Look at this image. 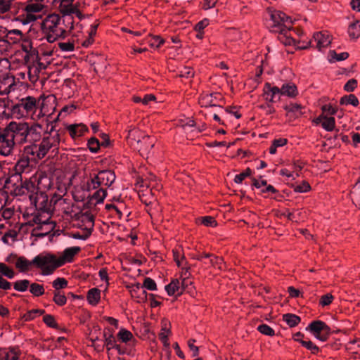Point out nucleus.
I'll return each mask as SVG.
<instances>
[{"label": "nucleus", "mask_w": 360, "mask_h": 360, "mask_svg": "<svg viewBox=\"0 0 360 360\" xmlns=\"http://www.w3.org/2000/svg\"><path fill=\"white\" fill-rule=\"evenodd\" d=\"M43 132L42 125L37 122L11 121L0 132V154L8 156L12 153L15 145L39 141Z\"/></svg>", "instance_id": "nucleus-1"}, {"label": "nucleus", "mask_w": 360, "mask_h": 360, "mask_svg": "<svg viewBox=\"0 0 360 360\" xmlns=\"http://www.w3.org/2000/svg\"><path fill=\"white\" fill-rule=\"evenodd\" d=\"M266 12L271 21V31L278 34V39L285 46H297L300 49H304L311 44V41H309L301 45L300 41L295 37L298 33L292 29L293 21L290 16L272 8H268Z\"/></svg>", "instance_id": "nucleus-2"}, {"label": "nucleus", "mask_w": 360, "mask_h": 360, "mask_svg": "<svg viewBox=\"0 0 360 360\" xmlns=\"http://www.w3.org/2000/svg\"><path fill=\"white\" fill-rule=\"evenodd\" d=\"M74 19L59 14L46 15L40 23L43 37L49 43L65 39L74 28Z\"/></svg>", "instance_id": "nucleus-3"}, {"label": "nucleus", "mask_w": 360, "mask_h": 360, "mask_svg": "<svg viewBox=\"0 0 360 360\" xmlns=\"http://www.w3.org/2000/svg\"><path fill=\"white\" fill-rule=\"evenodd\" d=\"M13 116L17 119H31L38 121L47 115L43 105H40L39 99L32 96H26L18 100L11 108Z\"/></svg>", "instance_id": "nucleus-4"}, {"label": "nucleus", "mask_w": 360, "mask_h": 360, "mask_svg": "<svg viewBox=\"0 0 360 360\" xmlns=\"http://www.w3.org/2000/svg\"><path fill=\"white\" fill-rule=\"evenodd\" d=\"M41 138L39 143H30L23 148L27 155H31L34 162L43 159L51 148H57L60 141L58 131H54L53 128L49 132L42 133Z\"/></svg>", "instance_id": "nucleus-5"}, {"label": "nucleus", "mask_w": 360, "mask_h": 360, "mask_svg": "<svg viewBox=\"0 0 360 360\" xmlns=\"http://www.w3.org/2000/svg\"><path fill=\"white\" fill-rule=\"evenodd\" d=\"M34 266L41 271L44 276L52 274L56 269L60 267L58 257L53 254L43 252L33 258Z\"/></svg>", "instance_id": "nucleus-6"}, {"label": "nucleus", "mask_w": 360, "mask_h": 360, "mask_svg": "<svg viewBox=\"0 0 360 360\" xmlns=\"http://www.w3.org/2000/svg\"><path fill=\"white\" fill-rule=\"evenodd\" d=\"M115 174L113 171L106 169L100 171L97 174L91 176L86 182V191L90 192L99 187L110 186L115 180Z\"/></svg>", "instance_id": "nucleus-7"}, {"label": "nucleus", "mask_w": 360, "mask_h": 360, "mask_svg": "<svg viewBox=\"0 0 360 360\" xmlns=\"http://www.w3.org/2000/svg\"><path fill=\"white\" fill-rule=\"evenodd\" d=\"M14 86L15 78L10 75L8 60H0V94H8Z\"/></svg>", "instance_id": "nucleus-8"}, {"label": "nucleus", "mask_w": 360, "mask_h": 360, "mask_svg": "<svg viewBox=\"0 0 360 360\" xmlns=\"http://www.w3.org/2000/svg\"><path fill=\"white\" fill-rule=\"evenodd\" d=\"M22 12L19 15V20L23 24H29L36 21L39 15H38L44 8V6L39 2H30L23 4Z\"/></svg>", "instance_id": "nucleus-9"}, {"label": "nucleus", "mask_w": 360, "mask_h": 360, "mask_svg": "<svg viewBox=\"0 0 360 360\" xmlns=\"http://www.w3.org/2000/svg\"><path fill=\"white\" fill-rule=\"evenodd\" d=\"M34 162L32 160L31 155H27L24 151L16 162L13 170L15 174H30L34 169Z\"/></svg>", "instance_id": "nucleus-10"}, {"label": "nucleus", "mask_w": 360, "mask_h": 360, "mask_svg": "<svg viewBox=\"0 0 360 360\" xmlns=\"http://www.w3.org/2000/svg\"><path fill=\"white\" fill-rule=\"evenodd\" d=\"M46 178L44 174L40 172H37L34 176L30 178L29 181H25L23 184H21L20 186H17L14 190V193L15 195H25L30 191L33 193L35 190L34 181H37L38 184H40L42 179Z\"/></svg>", "instance_id": "nucleus-11"}, {"label": "nucleus", "mask_w": 360, "mask_h": 360, "mask_svg": "<svg viewBox=\"0 0 360 360\" xmlns=\"http://www.w3.org/2000/svg\"><path fill=\"white\" fill-rule=\"evenodd\" d=\"M74 0H60V3L58 6V10L62 14L61 17L68 16L73 18L72 15L75 14L78 18H82V13L79 11L78 6L73 4Z\"/></svg>", "instance_id": "nucleus-12"}, {"label": "nucleus", "mask_w": 360, "mask_h": 360, "mask_svg": "<svg viewBox=\"0 0 360 360\" xmlns=\"http://www.w3.org/2000/svg\"><path fill=\"white\" fill-rule=\"evenodd\" d=\"M222 96L219 93H204L199 98V104L202 108L220 107Z\"/></svg>", "instance_id": "nucleus-13"}, {"label": "nucleus", "mask_w": 360, "mask_h": 360, "mask_svg": "<svg viewBox=\"0 0 360 360\" xmlns=\"http://www.w3.org/2000/svg\"><path fill=\"white\" fill-rule=\"evenodd\" d=\"M316 47L321 51L328 47L331 43V37L327 32H319L314 34Z\"/></svg>", "instance_id": "nucleus-14"}, {"label": "nucleus", "mask_w": 360, "mask_h": 360, "mask_svg": "<svg viewBox=\"0 0 360 360\" xmlns=\"http://www.w3.org/2000/svg\"><path fill=\"white\" fill-rule=\"evenodd\" d=\"M171 334V323L166 319H163L161 321V330L159 334V339L162 342L163 345L166 347H169V342L168 336Z\"/></svg>", "instance_id": "nucleus-15"}, {"label": "nucleus", "mask_w": 360, "mask_h": 360, "mask_svg": "<svg viewBox=\"0 0 360 360\" xmlns=\"http://www.w3.org/2000/svg\"><path fill=\"white\" fill-rule=\"evenodd\" d=\"M279 88L273 86L270 83H265L263 88V97L267 103L275 102L274 98L276 95H280Z\"/></svg>", "instance_id": "nucleus-16"}, {"label": "nucleus", "mask_w": 360, "mask_h": 360, "mask_svg": "<svg viewBox=\"0 0 360 360\" xmlns=\"http://www.w3.org/2000/svg\"><path fill=\"white\" fill-rule=\"evenodd\" d=\"M70 136L72 139L79 138L88 131V127L84 124H73L67 127Z\"/></svg>", "instance_id": "nucleus-17"}, {"label": "nucleus", "mask_w": 360, "mask_h": 360, "mask_svg": "<svg viewBox=\"0 0 360 360\" xmlns=\"http://www.w3.org/2000/svg\"><path fill=\"white\" fill-rule=\"evenodd\" d=\"M81 248L79 247H71L66 248L61 256L58 257L61 266L66 262H70L72 261L75 255H77Z\"/></svg>", "instance_id": "nucleus-18"}, {"label": "nucleus", "mask_w": 360, "mask_h": 360, "mask_svg": "<svg viewBox=\"0 0 360 360\" xmlns=\"http://www.w3.org/2000/svg\"><path fill=\"white\" fill-rule=\"evenodd\" d=\"M21 41V49L22 50L26 53V56H25V59L29 56H33L37 55V51L33 46L32 41L26 36H23Z\"/></svg>", "instance_id": "nucleus-19"}, {"label": "nucleus", "mask_w": 360, "mask_h": 360, "mask_svg": "<svg viewBox=\"0 0 360 360\" xmlns=\"http://www.w3.org/2000/svg\"><path fill=\"white\" fill-rule=\"evenodd\" d=\"M155 144L154 139L148 135L143 137L141 142L136 145L134 148L141 153H148Z\"/></svg>", "instance_id": "nucleus-20"}, {"label": "nucleus", "mask_w": 360, "mask_h": 360, "mask_svg": "<svg viewBox=\"0 0 360 360\" xmlns=\"http://www.w3.org/2000/svg\"><path fill=\"white\" fill-rule=\"evenodd\" d=\"M146 136V134H145L143 131L134 128L129 131L127 140L131 146L134 148L136 145L139 143L141 139Z\"/></svg>", "instance_id": "nucleus-21"}, {"label": "nucleus", "mask_w": 360, "mask_h": 360, "mask_svg": "<svg viewBox=\"0 0 360 360\" xmlns=\"http://www.w3.org/2000/svg\"><path fill=\"white\" fill-rule=\"evenodd\" d=\"M24 36V34L21 30L18 29H13L8 30L4 36V38L11 44H15L19 43Z\"/></svg>", "instance_id": "nucleus-22"}, {"label": "nucleus", "mask_w": 360, "mask_h": 360, "mask_svg": "<svg viewBox=\"0 0 360 360\" xmlns=\"http://www.w3.org/2000/svg\"><path fill=\"white\" fill-rule=\"evenodd\" d=\"M311 333L316 332H323L325 334H330V327L322 321H312L307 328Z\"/></svg>", "instance_id": "nucleus-23"}, {"label": "nucleus", "mask_w": 360, "mask_h": 360, "mask_svg": "<svg viewBox=\"0 0 360 360\" xmlns=\"http://www.w3.org/2000/svg\"><path fill=\"white\" fill-rule=\"evenodd\" d=\"M279 91L281 96H286L290 98H295L298 94L296 85L291 82L283 84L279 88Z\"/></svg>", "instance_id": "nucleus-24"}, {"label": "nucleus", "mask_w": 360, "mask_h": 360, "mask_svg": "<svg viewBox=\"0 0 360 360\" xmlns=\"http://www.w3.org/2000/svg\"><path fill=\"white\" fill-rule=\"evenodd\" d=\"M94 191L92 194L89 195L90 201L95 205L103 202L107 195L106 189L103 187H99Z\"/></svg>", "instance_id": "nucleus-25"}, {"label": "nucleus", "mask_w": 360, "mask_h": 360, "mask_svg": "<svg viewBox=\"0 0 360 360\" xmlns=\"http://www.w3.org/2000/svg\"><path fill=\"white\" fill-rule=\"evenodd\" d=\"M32 266H34L33 259L30 261L25 257H19L15 262V267L18 269L20 272H26L30 271Z\"/></svg>", "instance_id": "nucleus-26"}, {"label": "nucleus", "mask_w": 360, "mask_h": 360, "mask_svg": "<svg viewBox=\"0 0 360 360\" xmlns=\"http://www.w3.org/2000/svg\"><path fill=\"white\" fill-rule=\"evenodd\" d=\"M54 229L52 223L45 224L44 226H35L32 230V234L37 237H44L51 233Z\"/></svg>", "instance_id": "nucleus-27"}, {"label": "nucleus", "mask_w": 360, "mask_h": 360, "mask_svg": "<svg viewBox=\"0 0 360 360\" xmlns=\"http://www.w3.org/2000/svg\"><path fill=\"white\" fill-rule=\"evenodd\" d=\"M80 219L82 222L84 223L86 236H89L94 229V217L91 214H84L81 216Z\"/></svg>", "instance_id": "nucleus-28"}, {"label": "nucleus", "mask_w": 360, "mask_h": 360, "mask_svg": "<svg viewBox=\"0 0 360 360\" xmlns=\"http://www.w3.org/2000/svg\"><path fill=\"white\" fill-rule=\"evenodd\" d=\"M86 299L91 305H97L101 299V290L96 288L90 289L87 292Z\"/></svg>", "instance_id": "nucleus-29"}, {"label": "nucleus", "mask_w": 360, "mask_h": 360, "mask_svg": "<svg viewBox=\"0 0 360 360\" xmlns=\"http://www.w3.org/2000/svg\"><path fill=\"white\" fill-rule=\"evenodd\" d=\"M98 25H99V22L98 20H96L95 22L91 25L90 30L88 32V34H89L88 38L82 42V45L84 47H88L94 43V37L96 34V31H97V28H98Z\"/></svg>", "instance_id": "nucleus-30"}, {"label": "nucleus", "mask_w": 360, "mask_h": 360, "mask_svg": "<svg viewBox=\"0 0 360 360\" xmlns=\"http://www.w3.org/2000/svg\"><path fill=\"white\" fill-rule=\"evenodd\" d=\"M348 34L351 39H357L360 37V21L355 20L348 27Z\"/></svg>", "instance_id": "nucleus-31"}, {"label": "nucleus", "mask_w": 360, "mask_h": 360, "mask_svg": "<svg viewBox=\"0 0 360 360\" xmlns=\"http://www.w3.org/2000/svg\"><path fill=\"white\" fill-rule=\"evenodd\" d=\"M103 335L105 338V345L107 350L109 351L114 348L116 346V341L112 333L108 329V332L106 330L104 331Z\"/></svg>", "instance_id": "nucleus-32"}, {"label": "nucleus", "mask_w": 360, "mask_h": 360, "mask_svg": "<svg viewBox=\"0 0 360 360\" xmlns=\"http://www.w3.org/2000/svg\"><path fill=\"white\" fill-rule=\"evenodd\" d=\"M29 290L34 297H40L45 293L44 285L37 283H30Z\"/></svg>", "instance_id": "nucleus-33"}, {"label": "nucleus", "mask_w": 360, "mask_h": 360, "mask_svg": "<svg viewBox=\"0 0 360 360\" xmlns=\"http://www.w3.org/2000/svg\"><path fill=\"white\" fill-rule=\"evenodd\" d=\"M284 110L288 112L294 113L295 116L298 117L303 114L302 106L298 103H290L284 106Z\"/></svg>", "instance_id": "nucleus-34"}, {"label": "nucleus", "mask_w": 360, "mask_h": 360, "mask_svg": "<svg viewBox=\"0 0 360 360\" xmlns=\"http://www.w3.org/2000/svg\"><path fill=\"white\" fill-rule=\"evenodd\" d=\"M283 320L286 322V323L290 327H295L299 324L301 319L300 316L293 314H285L283 316Z\"/></svg>", "instance_id": "nucleus-35"}, {"label": "nucleus", "mask_w": 360, "mask_h": 360, "mask_svg": "<svg viewBox=\"0 0 360 360\" xmlns=\"http://www.w3.org/2000/svg\"><path fill=\"white\" fill-rule=\"evenodd\" d=\"M179 281L176 279L171 281V283L165 286V290L169 295H174L175 293L179 294L180 285Z\"/></svg>", "instance_id": "nucleus-36"}, {"label": "nucleus", "mask_w": 360, "mask_h": 360, "mask_svg": "<svg viewBox=\"0 0 360 360\" xmlns=\"http://www.w3.org/2000/svg\"><path fill=\"white\" fill-rule=\"evenodd\" d=\"M30 286V281L27 279L18 280L13 283V288L20 292H25Z\"/></svg>", "instance_id": "nucleus-37"}, {"label": "nucleus", "mask_w": 360, "mask_h": 360, "mask_svg": "<svg viewBox=\"0 0 360 360\" xmlns=\"http://www.w3.org/2000/svg\"><path fill=\"white\" fill-rule=\"evenodd\" d=\"M45 313L44 309H32L28 311L22 316V319L25 321H30L34 319L36 317L39 316Z\"/></svg>", "instance_id": "nucleus-38"}, {"label": "nucleus", "mask_w": 360, "mask_h": 360, "mask_svg": "<svg viewBox=\"0 0 360 360\" xmlns=\"http://www.w3.org/2000/svg\"><path fill=\"white\" fill-rule=\"evenodd\" d=\"M181 123L183 128H192L191 131L199 133L205 129L204 125L202 126V128L196 127L195 122L189 118H186L185 120H181Z\"/></svg>", "instance_id": "nucleus-39"}, {"label": "nucleus", "mask_w": 360, "mask_h": 360, "mask_svg": "<svg viewBox=\"0 0 360 360\" xmlns=\"http://www.w3.org/2000/svg\"><path fill=\"white\" fill-rule=\"evenodd\" d=\"M147 41L151 47L159 48L164 44L165 40L158 35H149L147 38Z\"/></svg>", "instance_id": "nucleus-40"}, {"label": "nucleus", "mask_w": 360, "mask_h": 360, "mask_svg": "<svg viewBox=\"0 0 360 360\" xmlns=\"http://www.w3.org/2000/svg\"><path fill=\"white\" fill-rule=\"evenodd\" d=\"M197 222L207 227H215L217 222L212 216H205L197 219Z\"/></svg>", "instance_id": "nucleus-41"}, {"label": "nucleus", "mask_w": 360, "mask_h": 360, "mask_svg": "<svg viewBox=\"0 0 360 360\" xmlns=\"http://www.w3.org/2000/svg\"><path fill=\"white\" fill-rule=\"evenodd\" d=\"M335 127V120L333 117L325 115L322 122V127L327 131H332Z\"/></svg>", "instance_id": "nucleus-42"}, {"label": "nucleus", "mask_w": 360, "mask_h": 360, "mask_svg": "<svg viewBox=\"0 0 360 360\" xmlns=\"http://www.w3.org/2000/svg\"><path fill=\"white\" fill-rule=\"evenodd\" d=\"M359 100L354 94H349L341 98L340 104L342 105H352L357 106L359 105Z\"/></svg>", "instance_id": "nucleus-43"}, {"label": "nucleus", "mask_w": 360, "mask_h": 360, "mask_svg": "<svg viewBox=\"0 0 360 360\" xmlns=\"http://www.w3.org/2000/svg\"><path fill=\"white\" fill-rule=\"evenodd\" d=\"M210 258V264L214 268H217L219 270H222L224 268V260L221 257H217L212 255V257Z\"/></svg>", "instance_id": "nucleus-44"}, {"label": "nucleus", "mask_w": 360, "mask_h": 360, "mask_svg": "<svg viewBox=\"0 0 360 360\" xmlns=\"http://www.w3.org/2000/svg\"><path fill=\"white\" fill-rule=\"evenodd\" d=\"M328 56L331 58L330 61H342L346 60L349 57L347 52L337 53L335 51H330Z\"/></svg>", "instance_id": "nucleus-45"}, {"label": "nucleus", "mask_w": 360, "mask_h": 360, "mask_svg": "<svg viewBox=\"0 0 360 360\" xmlns=\"http://www.w3.org/2000/svg\"><path fill=\"white\" fill-rule=\"evenodd\" d=\"M53 301L58 306H63L67 302V298L65 295L60 291H54Z\"/></svg>", "instance_id": "nucleus-46"}, {"label": "nucleus", "mask_w": 360, "mask_h": 360, "mask_svg": "<svg viewBox=\"0 0 360 360\" xmlns=\"http://www.w3.org/2000/svg\"><path fill=\"white\" fill-rule=\"evenodd\" d=\"M117 338L122 342H127L133 338V335L129 330L122 328L117 333Z\"/></svg>", "instance_id": "nucleus-47"}, {"label": "nucleus", "mask_w": 360, "mask_h": 360, "mask_svg": "<svg viewBox=\"0 0 360 360\" xmlns=\"http://www.w3.org/2000/svg\"><path fill=\"white\" fill-rule=\"evenodd\" d=\"M0 273L8 278H13L15 276V272L4 263H0Z\"/></svg>", "instance_id": "nucleus-48"}, {"label": "nucleus", "mask_w": 360, "mask_h": 360, "mask_svg": "<svg viewBox=\"0 0 360 360\" xmlns=\"http://www.w3.org/2000/svg\"><path fill=\"white\" fill-rule=\"evenodd\" d=\"M52 285L55 288V291H58V290L65 288L68 286V281L64 278H57L53 281Z\"/></svg>", "instance_id": "nucleus-49"}, {"label": "nucleus", "mask_w": 360, "mask_h": 360, "mask_svg": "<svg viewBox=\"0 0 360 360\" xmlns=\"http://www.w3.org/2000/svg\"><path fill=\"white\" fill-rule=\"evenodd\" d=\"M300 343L303 347L310 350L314 354H316L319 352V347L311 340H300Z\"/></svg>", "instance_id": "nucleus-50"}, {"label": "nucleus", "mask_w": 360, "mask_h": 360, "mask_svg": "<svg viewBox=\"0 0 360 360\" xmlns=\"http://www.w3.org/2000/svg\"><path fill=\"white\" fill-rule=\"evenodd\" d=\"M32 223L33 225H35L36 226H44L45 224L50 223L49 218H46L41 215H36L32 219Z\"/></svg>", "instance_id": "nucleus-51"}, {"label": "nucleus", "mask_w": 360, "mask_h": 360, "mask_svg": "<svg viewBox=\"0 0 360 360\" xmlns=\"http://www.w3.org/2000/svg\"><path fill=\"white\" fill-rule=\"evenodd\" d=\"M43 321L45 323V324L50 328H58V323H56L55 318L53 315L46 314V315L44 316Z\"/></svg>", "instance_id": "nucleus-52"}, {"label": "nucleus", "mask_w": 360, "mask_h": 360, "mask_svg": "<svg viewBox=\"0 0 360 360\" xmlns=\"http://www.w3.org/2000/svg\"><path fill=\"white\" fill-rule=\"evenodd\" d=\"M14 0H0V13H5L11 8Z\"/></svg>", "instance_id": "nucleus-53"}, {"label": "nucleus", "mask_w": 360, "mask_h": 360, "mask_svg": "<svg viewBox=\"0 0 360 360\" xmlns=\"http://www.w3.org/2000/svg\"><path fill=\"white\" fill-rule=\"evenodd\" d=\"M100 143H99V141L96 139V138H91L89 141H88V147H89V149L92 152V153H96L98 152V150H99L100 148Z\"/></svg>", "instance_id": "nucleus-54"}, {"label": "nucleus", "mask_w": 360, "mask_h": 360, "mask_svg": "<svg viewBox=\"0 0 360 360\" xmlns=\"http://www.w3.org/2000/svg\"><path fill=\"white\" fill-rule=\"evenodd\" d=\"M58 47L64 52H71L75 50V44L72 41L60 42L58 43Z\"/></svg>", "instance_id": "nucleus-55"}, {"label": "nucleus", "mask_w": 360, "mask_h": 360, "mask_svg": "<svg viewBox=\"0 0 360 360\" xmlns=\"http://www.w3.org/2000/svg\"><path fill=\"white\" fill-rule=\"evenodd\" d=\"M257 330L262 334L269 336H273L274 335V330L269 326L266 324L259 325L257 328Z\"/></svg>", "instance_id": "nucleus-56"}, {"label": "nucleus", "mask_w": 360, "mask_h": 360, "mask_svg": "<svg viewBox=\"0 0 360 360\" xmlns=\"http://www.w3.org/2000/svg\"><path fill=\"white\" fill-rule=\"evenodd\" d=\"M357 80L355 79H350L344 86V90L347 92H352L357 87Z\"/></svg>", "instance_id": "nucleus-57"}, {"label": "nucleus", "mask_w": 360, "mask_h": 360, "mask_svg": "<svg viewBox=\"0 0 360 360\" xmlns=\"http://www.w3.org/2000/svg\"><path fill=\"white\" fill-rule=\"evenodd\" d=\"M143 287L149 290H155L157 289V285L155 281L149 277L144 279Z\"/></svg>", "instance_id": "nucleus-58"}, {"label": "nucleus", "mask_w": 360, "mask_h": 360, "mask_svg": "<svg viewBox=\"0 0 360 360\" xmlns=\"http://www.w3.org/2000/svg\"><path fill=\"white\" fill-rule=\"evenodd\" d=\"M251 169L250 168H247L245 171L243 172H241L239 174H237L235 176L234 181L236 184H241L242 181L246 178L247 176H249L251 174Z\"/></svg>", "instance_id": "nucleus-59"}, {"label": "nucleus", "mask_w": 360, "mask_h": 360, "mask_svg": "<svg viewBox=\"0 0 360 360\" xmlns=\"http://www.w3.org/2000/svg\"><path fill=\"white\" fill-rule=\"evenodd\" d=\"M334 297L331 294H326L321 297L319 304L323 306L329 305L333 300Z\"/></svg>", "instance_id": "nucleus-60"}, {"label": "nucleus", "mask_w": 360, "mask_h": 360, "mask_svg": "<svg viewBox=\"0 0 360 360\" xmlns=\"http://www.w3.org/2000/svg\"><path fill=\"white\" fill-rule=\"evenodd\" d=\"M322 112L324 113H327L330 115H334L336 114L338 109L335 107H333L330 104H326L321 107Z\"/></svg>", "instance_id": "nucleus-61"}, {"label": "nucleus", "mask_w": 360, "mask_h": 360, "mask_svg": "<svg viewBox=\"0 0 360 360\" xmlns=\"http://www.w3.org/2000/svg\"><path fill=\"white\" fill-rule=\"evenodd\" d=\"M311 187H310V185L306 182V181H302V184L296 186L294 188V191L295 192H299V193H305V192H307L310 190Z\"/></svg>", "instance_id": "nucleus-62"}, {"label": "nucleus", "mask_w": 360, "mask_h": 360, "mask_svg": "<svg viewBox=\"0 0 360 360\" xmlns=\"http://www.w3.org/2000/svg\"><path fill=\"white\" fill-rule=\"evenodd\" d=\"M174 260L176 262L178 266H181V261L184 259V255L181 253L179 249L173 250Z\"/></svg>", "instance_id": "nucleus-63"}, {"label": "nucleus", "mask_w": 360, "mask_h": 360, "mask_svg": "<svg viewBox=\"0 0 360 360\" xmlns=\"http://www.w3.org/2000/svg\"><path fill=\"white\" fill-rule=\"evenodd\" d=\"M353 200L356 202V205L360 207V185L357 184L354 188L352 191Z\"/></svg>", "instance_id": "nucleus-64"}]
</instances>
